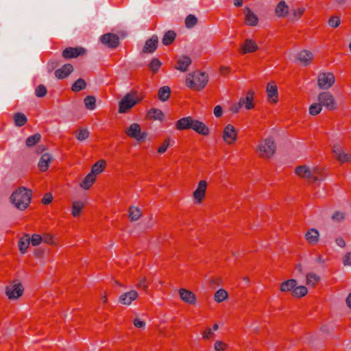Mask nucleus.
<instances>
[{"mask_svg": "<svg viewBox=\"0 0 351 351\" xmlns=\"http://www.w3.org/2000/svg\"><path fill=\"white\" fill-rule=\"evenodd\" d=\"M100 42L110 49H116L120 44L119 36L113 33H106L100 37Z\"/></svg>", "mask_w": 351, "mask_h": 351, "instance_id": "6e6552de", "label": "nucleus"}, {"mask_svg": "<svg viewBox=\"0 0 351 351\" xmlns=\"http://www.w3.org/2000/svg\"><path fill=\"white\" fill-rule=\"evenodd\" d=\"M89 132L87 129H81L75 132V137L78 141H84L89 136Z\"/></svg>", "mask_w": 351, "mask_h": 351, "instance_id": "49530a36", "label": "nucleus"}, {"mask_svg": "<svg viewBox=\"0 0 351 351\" xmlns=\"http://www.w3.org/2000/svg\"><path fill=\"white\" fill-rule=\"evenodd\" d=\"M213 332L210 328H207L206 330L204 331L202 333L203 338L205 339H208L210 335H213Z\"/></svg>", "mask_w": 351, "mask_h": 351, "instance_id": "774afa93", "label": "nucleus"}, {"mask_svg": "<svg viewBox=\"0 0 351 351\" xmlns=\"http://www.w3.org/2000/svg\"><path fill=\"white\" fill-rule=\"evenodd\" d=\"M178 293L181 300L190 305H194L196 304L197 298L195 293L186 289H180Z\"/></svg>", "mask_w": 351, "mask_h": 351, "instance_id": "f8f14e48", "label": "nucleus"}, {"mask_svg": "<svg viewBox=\"0 0 351 351\" xmlns=\"http://www.w3.org/2000/svg\"><path fill=\"white\" fill-rule=\"evenodd\" d=\"M147 117L148 119L161 121L164 117V114L160 110L153 108L147 112Z\"/></svg>", "mask_w": 351, "mask_h": 351, "instance_id": "c756f323", "label": "nucleus"}, {"mask_svg": "<svg viewBox=\"0 0 351 351\" xmlns=\"http://www.w3.org/2000/svg\"><path fill=\"white\" fill-rule=\"evenodd\" d=\"M342 151H343V150H342V148H341V147L339 145H338V144H335V145H334L333 148H332V152H333V153H334L336 156H337V155L340 154V153H341Z\"/></svg>", "mask_w": 351, "mask_h": 351, "instance_id": "338daca9", "label": "nucleus"}, {"mask_svg": "<svg viewBox=\"0 0 351 351\" xmlns=\"http://www.w3.org/2000/svg\"><path fill=\"white\" fill-rule=\"evenodd\" d=\"M106 166V160H99L93 165L90 173L94 175L96 177L97 175L101 173L105 169Z\"/></svg>", "mask_w": 351, "mask_h": 351, "instance_id": "a878e982", "label": "nucleus"}, {"mask_svg": "<svg viewBox=\"0 0 351 351\" xmlns=\"http://www.w3.org/2000/svg\"><path fill=\"white\" fill-rule=\"evenodd\" d=\"M298 285L297 280L295 279H289L282 282L280 285V291L282 292L293 291L295 286Z\"/></svg>", "mask_w": 351, "mask_h": 351, "instance_id": "bb28decb", "label": "nucleus"}, {"mask_svg": "<svg viewBox=\"0 0 351 351\" xmlns=\"http://www.w3.org/2000/svg\"><path fill=\"white\" fill-rule=\"evenodd\" d=\"M85 204L80 201H75L72 204V215L74 217H78L81 215V212L84 208Z\"/></svg>", "mask_w": 351, "mask_h": 351, "instance_id": "f704fd0d", "label": "nucleus"}, {"mask_svg": "<svg viewBox=\"0 0 351 351\" xmlns=\"http://www.w3.org/2000/svg\"><path fill=\"white\" fill-rule=\"evenodd\" d=\"M331 219L335 222H341L345 219V213L341 211H336L332 215Z\"/></svg>", "mask_w": 351, "mask_h": 351, "instance_id": "3c124183", "label": "nucleus"}, {"mask_svg": "<svg viewBox=\"0 0 351 351\" xmlns=\"http://www.w3.org/2000/svg\"><path fill=\"white\" fill-rule=\"evenodd\" d=\"M169 145V140L166 139L164 143L161 145V146L159 147L158 149V152L159 154H163L166 152L168 146Z\"/></svg>", "mask_w": 351, "mask_h": 351, "instance_id": "13d9d810", "label": "nucleus"}, {"mask_svg": "<svg viewBox=\"0 0 351 351\" xmlns=\"http://www.w3.org/2000/svg\"><path fill=\"white\" fill-rule=\"evenodd\" d=\"M175 38L176 32L173 30H169L165 34L162 39V43L164 45L168 46L174 41Z\"/></svg>", "mask_w": 351, "mask_h": 351, "instance_id": "4c0bfd02", "label": "nucleus"}, {"mask_svg": "<svg viewBox=\"0 0 351 351\" xmlns=\"http://www.w3.org/2000/svg\"><path fill=\"white\" fill-rule=\"evenodd\" d=\"M191 128L202 135H207L209 133L208 128L204 123L198 120L193 119Z\"/></svg>", "mask_w": 351, "mask_h": 351, "instance_id": "aec40b11", "label": "nucleus"}, {"mask_svg": "<svg viewBox=\"0 0 351 351\" xmlns=\"http://www.w3.org/2000/svg\"><path fill=\"white\" fill-rule=\"evenodd\" d=\"M86 87V82L82 78L77 79L72 85L71 90L75 93L85 89Z\"/></svg>", "mask_w": 351, "mask_h": 351, "instance_id": "58836bf2", "label": "nucleus"}, {"mask_svg": "<svg viewBox=\"0 0 351 351\" xmlns=\"http://www.w3.org/2000/svg\"><path fill=\"white\" fill-rule=\"evenodd\" d=\"M143 99L138 92L136 90H132L128 93L119 103V112L125 113L137 104L140 103Z\"/></svg>", "mask_w": 351, "mask_h": 351, "instance_id": "7ed1b4c3", "label": "nucleus"}, {"mask_svg": "<svg viewBox=\"0 0 351 351\" xmlns=\"http://www.w3.org/2000/svg\"><path fill=\"white\" fill-rule=\"evenodd\" d=\"M161 62L158 58H153L149 64V69L153 74L156 73L161 66Z\"/></svg>", "mask_w": 351, "mask_h": 351, "instance_id": "a18cd8bd", "label": "nucleus"}, {"mask_svg": "<svg viewBox=\"0 0 351 351\" xmlns=\"http://www.w3.org/2000/svg\"><path fill=\"white\" fill-rule=\"evenodd\" d=\"M340 24V19L338 16H334L329 19L328 25L334 28L337 27Z\"/></svg>", "mask_w": 351, "mask_h": 351, "instance_id": "864d4df0", "label": "nucleus"}, {"mask_svg": "<svg viewBox=\"0 0 351 351\" xmlns=\"http://www.w3.org/2000/svg\"><path fill=\"white\" fill-rule=\"evenodd\" d=\"M320 280V277L315 273L309 272L306 275V284L309 287H315Z\"/></svg>", "mask_w": 351, "mask_h": 351, "instance_id": "c9c22d12", "label": "nucleus"}, {"mask_svg": "<svg viewBox=\"0 0 351 351\" xmlns=\"http://www.w3.org/2000/svg\"><path fill=\"white\" fill-rule=\"evenodd\" d=\"M197 23V18L193 14H189L185 19V26L187 29L194 27Z\"/></svg>", "mask_w": 351, "mask_h": 351, "instance_id": "37998d69", "label": "nucleus"}, {"mask_svg": "<svg viewBox=\"0 0 351 351\" xmlns=\"http://www.w3.org/2000/svg\"><path fill=\"white\" fill-rule=\"evenodd\" d=\"M337 5L343 8L349 4V0H335Z\"/></svg>", "mask_w": 351, "mask_h": 351, "instance_id": "69168bd1", "label": "nucleus"}, {"mask_svg": "<svg viewBox=\"0 0 351 351\" xmlns=\"http://www.w3.org/2000/svg\"><path fill=\"white\" fill-rule=\"evenodd\" d=\"M228 297V292L225 289H220L215 292L214 299L217 302H222L226 300Z\"/></svg>", "mask_w": 351, "mask_h": 351, "instance_id": "a19ab883", "label": "nucleus"}, {"mask_svg": "<svg viewBox=\"0 0 351 351\" xmlns=\"http://www.w3.org/2000/svg\"><path fill=\"white\" fill-rule=\"evenodd\" d=\"M337 158L341 162H344L351 160V156L348 154H346L345 152H343V151H342L340 153V154L337 155Z\"/></svg>", "mask_w": 351, "mask_h": 351, "instance_id": "5fc2aeb1", "label": "nucleus"}, {"mask_svg": "<svg viewBox=\"0 0 351 351\" xmlns=\"http://www.w3.org/2000/svg\"><path fill=\"white\" fill-rule=\"evenodd\" d=\"M335 82V77L332 73L323 72L317 76V86L321 90H328L333 86Z\"/></svg>", "mask_w": 351, "mask_h": 351, "instance_id": "0eeeda50", "label": "nucleus"}, {"mask_svg": "<svg viewBox=\"0 0 351 351\" xmlns=\"http://www.w3.org/2000/svg\"><path fill=\"white\" fill-rule=\"evenodd\" d=\"M222 112H223V111H222V108L221 106H217L215 107L213 113L216 117H221L222 114Z\"/></svg>", "mask_w": 351, "mask_h": 351, "instance_id": "0e129e2a", "label": "nucleus"}, {"mask_svg": "<svg viewBox=\"0 0 351 351\" xmlns=\"http://www.w3.org/2000/svg\"><path fill=\"white\" fill-rule=\"evenodd\" d=\"M138 288H142L143 290H146L147 288V279L146 278H142L139 282L136 285Z\"/></svg>", "mask_w": 351, "mask_h": 351, "instance_id": "052dcab7", "label": "nucleus"}, {"mask_svg": "<svg viewBox=\"0 0 351 351\" xmlns=\"http://www.w3.org/2000/svg\"><path fill=\"white\" fill-rule=\"evenodd\" d=\"M206 186V182L201 180L198 184L197 189L193 193V197L198 203H200L204 197Z\"/></svg>", "mask_w": 351, "mask_h": 351, "instance_id": "a211bd4d", "label": "nucleus"}, {"mask_svg": "<svg viewBox=\"0 0 351 351\" xmlns=\"http://www.w3.org/2000/svg\"><path fill=\"white\" fill-rule=\"evenodd\" d=\"M24 291V288L19 280H14L5 287V294L10 300H16Z\"/></svg>", "mask_w": 351, "mask_h": 351, "instance_id": "39448f33", "label": "nucleus"}, {"mask_svg": "<svg viewBox=\"0 0 351 351\" xmlns=\"http://www.w3.org/2000/svg\"><path fill=\"white\" fill-rule=\"evenodd\" d=\"M317 101L322 107L327 110H333L337 108V103L334 96L328 91H323L318 94Z\"/></svg>", "mask_w": 351, "mask_h": 351, "instance_id": "423d86ee", "label": "nucleus"}, {"mask_svg": "<svg viewBox=\"0 0 351 351\" xmlns=\"http://www.w3.org/2000/svg\"><path fill=\"white\" fill-rule=\"evenodd\" d=\"M125 134L130 138H134L138 141L144 140L147 137L145 132H141V128L139 124L132 123L125 130Z\"/></svg>", "mask_w": 351, "mask_h": 351, "instance_id": "1a4fd4ad", "label": "nucleus"}, {"mask_svg": "<svg viewBox=\"0 0 351 351\" xmlns=\"http://www.w3.org/2000/svg\"><path fill=\"white\" fill-rule=\"evenodd\" d=\"M171 95V88L167 86H164L159 88L158 92V99L161 101H166L169 99Z\"/></svg>", "mask_w": 351, "mask_h": 351, "instance_id": "7c9ffc66", "label": "nucleus"}, {"mask_svg": "<svg viewBox=\"0 0 351 351\" xmlns=\"http://www.w3.org/2000/svg\"><path fill=\"white\" fill-rule=\"evenodd\" d=\"M41 139V135L36 133L34 135L29 136L25 141V145L28 147H32L37 144Z\"/></svg>", "mask_w": 351, "mask_h": 351, "instance_id": "ea45409f", "label": "nucleus"}, {"mask_svg": "<svg viewBox=\"0 0 351 351\" xmlns=\"http://www.w3.org/2000/svg\"><path fill=\"white\" fill-rule=\"evenodd\" d=\"M32 195V190L21 186L12 193L10 201L18 209L23 210L29 205Z\"/></svg>", "mask_w": 351, "mask_h": 351, "instance_id": "f257e3e1", "label": "nucleus"}, {"mask_svg": "<svg viewBox=\"0 0 351 351\" xmlns=\"http://www.w3.org/2000/svg\"><path fill=\"white\" fill-rule=\"evenodd\" d=\"M128 214L132 221H137L142 215L141 209L136 206H130L128 209Z\"/></svg>", "mask_w": 351, "mask_h": 351, "instance_id": "72a5a7b5", "label": "nucleus"}, {"mask_svg": "<svg viewBox=\"0 0 351 351\" xmlns=\"http://www.w3.org/2000/svg\"><path fill=\"white\" fill-rule=\"evenodd\" d=\"M96 180V177L91 173H88L80 183V186L84 189L88 190L93 184Z\"/></svg>", "mask_w": 351, "mask_h": 351, "instance_id": "473e14b6", "label": "nucleus"}, {"mask_svg": "<svg viewBox=\"0 0 351 351\" xmlns=\"http://www.w3.org/2000/svg\"><path fill=\"white\" fill-rule=\"evenodd\" d=\"M193 119L191 117H186L180 119L177 121V129L186 130L191 128Z\"/></svg>", "mask_w": 351, "mask_h": 351, "instance_id": "2f4dec72", "label": "nucleus"}, {"mask_svg": "<svg viewBox=\"0 0 351 351\" xmlns=\"http://www.w3.org/2000/svg\"><path fill=\"white\" fill-rule=\"evenodd\" d=\"M30 243V236L29 234H25L20 238L18 243L19 251L21 254H25Z\"/></svg>", "mask_w": 351, "mask_h": 351, "instance_id": "4be33fe9", "label": "nucleus"}, {"mask_svg": "<svg viewBox=\"0 0 351 351\" xmlns=\"http://www.w3.org/2000/svg\"><path fill=\"white\" fill-rule=\"evenodd\" d=\"M276 151V144L274 138L271 136L264 139L257 147V152L259 153V156L266 158H271L275 154Z\"/></svg>", "mask_w": 351, "mask_h": 351, "instance_id": "20e7f679", "label": "nucleus"}, {"mask_svg": "<svg viewBox=\"0 0 351 351\" xmlns=\"http://www.w3.org/2000/svg\"><path fill=\"white\" fill-rule=\"evenodd\" d=\"M73 71V66L71 64H65L60 69L55 71V76L58 79H64L67 77Z\"/></svg>", "mask_w": 351, "mask_h": 351, "instance_id": "dca6fc26", "label": "nucleus"}, {"mask_svg": "<svg viewBox=\"0 0 351 351\" xmlns=\"http://www.w3.org/2000/svg\"><path fill=\"white\" fill-rule=\"evenodd\" d=\"M298 60L304 65L307 66L310 64L311 60L313 58L312 52L308 50H302L297 55Z\"/></svg>", "mask_w": 351, "mask_h": 351, "instance_id": "6ab92c4d", "label": "nucleus"}, {"mask_svg": "<svg viewBox=\"0 0 351 351\" xmlns=\"http://www.w3.org/2000/svg\"><path fill=\"white\" fill-rule=\"evenodd\" d=\"M258 49V45L252 39H247L241 48L243 53H252Z\"/></svg>", "mask_w": 351, "mask_h": 351, "instance_id": "cd10ccee", "label": "nucleus"}, {"mask_svg": "<svg viewBox=\"0 0 351 351\" xmlns=\"http://www.w3.org/2000/svg\"><path fill=\"white\" fill-rule=\"evenodd\" d=\"M85 106L88 110H93L96 106V99L94 96L88 95L84 99Z\"/></svg>", "mask_w": 351, "mask_h": 351, "instance_id": "c03bdc74", "label": "nucleus"}, {"mask_svg": "<svg viewBox=\"0 0 351 351\" xmlns=\"http://www.w3.org/2000/svg\"><path fill=\"white\" fill-rule=\"evenodd\" d=\"M208 82V75L206 72L196 73L190 72L186 74L185 77V85L195 90H202Z\"/></svg>", "mask_w": 351, "mask_h": 351, "instance_id": "f03ea898", "label": "nucleus"}, {"mask_svg": "<svg viewBox=\"0 0 351 351\" xmlns=\"http://www.w3.org/2000/svg\"><path fill=\"white\" fill-rule=\"evenodd\" d=\"M223 138L228 144L233 143L237 139V130L230 124H228L223 130Z\"/></svg>", "mask_w": 351, "mask_h": 351, "instance_id": "ddd939ff", "label": "nucleus"}, {"mask_svg": "<svg viewBox=\"0 0 351 351\" xmlns=\"http://www.w3.org/2000/svg\"><path fill=\"white\" fill-rule=\"evenodd\" d=\"M266 91L267 93V99L270 102L276 103L278 101V88L274 82L267 84Z\"/></svg>", "mask_w": 351, "mask_h": 351, "instance_id": "f3484780", "label": "nucleus"}, {"mask_svg": "<svg viewBox=\"0 0 351 351\" xmlns=\"http://www.w3.org/2000/svg\"><path fill=\"white\" fill-rule=\"evenodd\" d=\"M43 240L42 241L47 243V244H52L53 243V236L51 235V234H45L43 237H42Z\"/></svg>", "mask_w": 351, "mask_h": 351, "instance_id": "680f3d73", "label": "nucleus"}, {"mask_svg": "<svg viewBox=\"0 0 351 351\" xmlns=\"http://www.w3.org/2000/svg\"><path fill=\"white\" fill-rule=\"evenodd\" d=\"M42 237L38 234H34L32 237H30V242L32 245L37 246L42 242Z\"/></svg>", "mask_w": 351, "mask_h": 351, "instance_id": "603ef678", "label": "nucleus"}, {"mask_svg": "<svg viewBox=\"0 0 351 351\" xmlns=\"http://www.w3.org/2000/svg\"><path fill=\"white\" fill-rule=\"evenodd\" d=\"M244 14L245 22L248 25L255 26L257 25L258 21V16L249 8L244 9Z\"/></svg>", "mask_w": 351, "mask_h": 351, "instance_id": "412c9836", "label": "nucleus"}, {"mask_svg": "<svg viewBox=\"0 0 351 351\" xmlns=\"http://www.w3.org/2000/svg\"><path fill=\"white\" fill-rule=\"evenodd\" d=\"M53 201V195L50 193H45L42 198L41 202L44 205L49 204Z\"/></svg>", "mask_w": 351, "mask_h": 351, "instance_id": "4d7b16f0", "label": "nucleus"}, {"mask_svg": "<svg viewBox=\"0 0 351 351\" xmlns=\"http://www.w3.org/2000/svg\"><path fill=\"white\" fill-rule=\"evenodd\" d=\"M304 10H305V9L303 8H298L293 9L292 10L291 20H293V21L298 20L302 16V14L304 13Z\"/></svg>", "mask_w": 351, "mask_h": 351, "instance_id": "8fccbe9b", "label": "nucleus"}, {"mask_svg": "<svg viewBox=\"0 0 351 351\" xmlns=\"http://www.w3.org/2000/svg\"><path fill=\"white\" fill-rule=\"evenodd\" d=\"M51 156L49 154H44L40 157L38 164V168L40 171L45 172L49 168V163L51 161Z\"/></svg>", "mask_w": 351, "mask_h": 351, "instance_id": "b1692460", "label": "nucleus"}, {"mask_svg": "<svg viewBox=\"0 0 351 351\" xmlns=\"http://www.w3.org/2000/svg\"><path fill=\"white\" fill-rule=\"evenodd\" d=\"M343 263L344 266L351 267V252L346 253L343 258Z\"/></svg>", "mask_w": 351, "mask_h": 351, "instance_id": "bf43d9fd", "label": "nucleus"}, {"mask_svg": "<svg viewBox=\"0 0 351 351\" xmlns=\"http://www.w3.org/2000/svg\"><path fill=\"white\" fill-rule=\"evenodd\" d=\"M289 12V7L285 1H281L276 8V14L278 17H285Z\"/></svg>", "mask_w": 351, "mask_h": 351, "instance_id": "c85d7f7f", "label": "nucleus"}, {"mask_svg": "<svg viewBox=\"0 0 351 351\" xmlns=\"http://www.w3.org/2000/svg\"><path fill=\"white\" fill-rule=\"evenodd\" d=\"M192 65L191 58L186 54H182L177 58V71L186 72Z\"/></svg>", "mask_w": 351, "mask_h": 351, "instance_id": "9b49d317", "label": "nucleus"}, {"mask_svg": "<svg viewBox=\"0 0 351 351\" xmlns=\"http://www.w3.org/2000/svg\"><path fill=\"white\" fill-rule=\"evenodd\" d=\"M134 325L135 327H136L138 328H141L145 327V323L144 322L140 320L139 319L136 318L134 320Z\"/></svg>", "mask_w": 351, "mask_h": 351, "instance_id": "e2e57ef3", "label": "nucleus"}, {"mask_svg": "<svg viewBox=\"0 0 351 351\" xmlns=\"http://www.w3.org/2000/svg\"><path fill=\"white\" fill-rule=\"evenodd\" d=\"M295 173L300 177L307 178L312 177L313 174L312 169L306 165L297 167L295 169Z\"/></svg>", "mask_w": 351, "mask_h": 351, "instance_id": "393cba45", "label": "nucleus"}, {"mask_svg": "<svg viewBox=\"0 0 351 351\" xmlns=\"http://www.w3.org/2000/svg\"><path fill=\"white\" fill-rule=\"evenodd\" d=\"M305 238L309 243L315 245L319 241V231L317 229L311 228L305 234Z\"/></svg>", "mask_w": 351, "mask_h": 351, "instance_id": "5701e85b", "label": "nucleus"}, {"mask_svg": "<svg viewBox=\"0 0 351 351\" xmlns=\"http://www.w3.org/2000/svg\"><path fill=\"white\" fill-rule=\"evenodd\" d=\"M138 297V293L134 290L129 292L124 293L119 296V302L123 305H130L131 303L136 300Z\"/></svg>", "mask_w": 351, "mask_h": 351, "instance_id": "4468645a", "label": "nucleus"}, {"mask_svg": "<svg viewBox=\"0 0 351 351\" xmlns=\"http://www.w3.org/2000/svg\"><path fill=\"white\" fill-rule=\"evenodd\" d=\"M14 123L17 127L23 126L27 121V117L22 112H16L13 117Z\"/></svg>", "mask_w": 351, "mask_h": 351, "instance_id": "e433bc0d", "label": "nucleus"}, {"mask_svg": "<svg viewBox=\"0 0 351 351\" xmlns=\"http://www.w3.org/2000/svg\"><path fill=\"white\" fill-rule=\"evenodd\" d=\"M158 38L156 35H153L149 39L146 40L142 52L143 53H151L156 51L158 47Z\"/></svg>", "mask_w": 351, "mask_h": 351, "instance_id": "2eb2a0df", "label": "nucleus"}, {"mask_svg": "<svg viewBox=\"0 0 351 351\" xmlns=\"http://www.w3.org/2000/svg\"><path fill=\"white\" fill-rule=\"evenodd\" d=\"M86 53V49L82 47H67L63 50L62 56L65 59L77 58Z\"/></svg>", "mask_w": 351, "mask_h": 351, "instance_id": "9d476101", "label": "nucleus"}, {"mask_svg": "<svg viewBox=\"0 0 351 351\" xmlns=\"http://www.w3.org/2000/svg\"><path fill=\"white\" fill-rule=\"evenodd\" d=\"M47 93V88L43 84L38 85L35 89V94L38 97H43Z\"/></svg>", "mask_w": 351, "mask_h": 351, "instance_id": "09e8293b", "label": "nucleus"}, {"mask_svg": "<svg viewBox=\"0 0 351 351\" xmlns=\"http://www.w3.org/2000/svg\"><path fill=\"white\" fill-rule=\"evenodd\" d=\"M226 348L227 345L221 341H217L214 345V349L216 351H224Z\"/></svg>", "mask_w": 351, "mask_h": 351, "instance_id": "6e6d98bb", "label": "nucleus"}, {"mask_svg": "<svg viewBox=\"0 0 351 351\" xmlns=\"http://www.w3.org/2000/svg\"><path fill=\"white\" fill-rule=\"evenodd\" d=\"M308 293V289L303 285L295 286L293 291L292 293L294 297L300 298L306 295Z\"/></svg>", "mask_w": 351, "mask_h": 351, "instance_id": "79ce46f5", "label": "nucleus"}, {"mask_svg": "<svg viewBox=\"0 0 351 351\" xmlns=\"http://www.w3.org/2000/svg\"><path fill=\"white\" fill-rule=\"evenodd\" d=\"M322 110V106L318 101L317 103H315V104H312L311 106H310L309 114L313 116H315V115L318 114L319 113H320Z\"/></svg>", "mask_w": 351, "mask_h": 351, "instance_id": "de8ad7c7", "label": "nucleus"}]
</instances>
